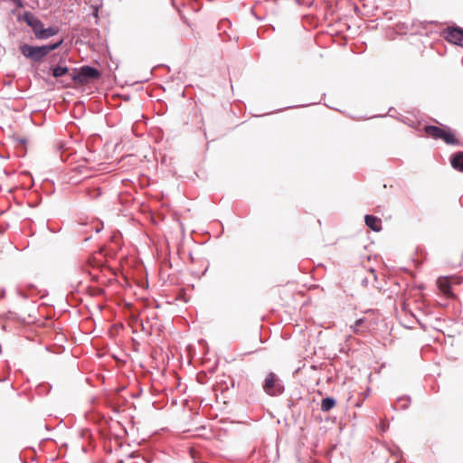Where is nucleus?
<instances>
[{
  "label": "nucleus",
  "instance_id": "ddd939ff",
  "mask_svg": "<svg viewBox=\"0 0 463 463\" xmlns=\"http://www.w3.org/2000/svg\"><path fill=\"white\" fill-rule=\"evenodd\" d=\"M86 194L90 198L96 199L101 195V190L99 187L89 188L86 190Z\"/></svg>",
  "mask_w": 463,
  "mask_h": 463
},
{
  "label": "nucleus",
  "instance_id": "7ed1b4c3",
  "mask_svg": "<svg viewBox=\"0 0 463 463\" xmlns=\"http://www.w3.org/2000/svg\"><path fill=\"white\" fill-rule=\"evenodd\" d=\"M101 72L90 65H83L80 69L75 68L71 74V80L78 84H84L91 80L99 79Z\"/></svg>",
  "mask_w": 463,
  "mask_h": 463
},
{
  "label": "nucleus",
  "instance_id": "f8f14e48",
  "mask_svg": "<svg viewBox=\"0 0 463 463\" xmlns=\"http://www.w3.org/2000/svg\"><path fill=\"white\" fill-rule=\"evenodd\" d=\"M62 43H63V39H61L60 41H58L56 43L42 45V48L44 49L43 52H44L45 56H47L50 52L54 51V50L58 49L59 47H61V45Z\"/></svg>",
  "mask_w": 463,
  "mask_h": 463
},
{
  "label": "nucleus",
  "instance_id": "f3484780",
  "mask_svg": "<svg viewBox=\"0 0 463 463\" xmlns=\"http://www.w3.org/2000/svg\"><path fill=\"white\" fill-rule=\"evenodd\" d=\"M14 3L17 7L21 8L24 5L23 0H10Z\"/></svg>",
  "mask_w": 463,
  "mask_h": 463
},
{
  "label": "nucleus",
  "instance_id": "6ab92c4d",
  "mask_svg": "<svg viewBox=\"0 0 463 463\" xmlns=\"http://www.w3.org/2000/svg\"><path fill=\"white\" fill-rule=\"evenodd\" d=\"M5 289L2 290L1 294H0V298H4L5 297Z\"/></svg>",
  "mask_w": 463,
  "mask_h": 463
},
{
  "label": "nucleus",
  "instance_id": "dca6fc26",
  "mask_svg": "<svg viewBox=\"0 0 463 463\" xmlns=\"http://www.w3.org/2000/svg\"><path fill=\"white\" fill-rule=\"evenodd\" d=\"M17 294H18L21 298H29V296H28L27 294H25V293L23 291V289H22V288H17Z\"/></svg>",
  "mask_w": 463,
  "mask_h": 463
},
{
  "label": "nucleus",
  "instance_id": "aec40b11",
  "mask_svg": "<svg viewBox=\"0 0 463 463\" xmlns=\"http://www.w3.org/2000/svg\"><path fill=\"white\" fill-rule=\"evenodd\" d=\"M266 2H269V3H274L276 4L278 2V0H265Z\"/></svg>",
  "mask_w": 463,
  "mask_h": 463
},
{
  "label": "nucleus",
  "instance_id": "423d86ee",
  "mask_svg": "<svg viewBox=\"0 0 463 463\" xmlns=\"http://www.w3.org/2000/svg\"><path fill=\"white\" fill-rule=\"evenodd\" d=\"M19 20L24 21L34 33L35 37L38 36V31L42 30L43 23L33 13L26 11L23 15L19 16Z\"/></svg>",
  "mask_w": 463,
  "mask_h": 463
},
{
  "label": "nucleus",
  "instance_id": "f257e3e1",
  "mask_svg": "<svg viewBox=\"0 0 463 463\" xmlns=\"http://www.w3.org/2000/svg\"><path fill=\"white\" fill-rule=\"evenodd\" d=\"M425 133L434 139H441L447 145H459L458 139L449 127L439 128L434 125H427L424 127Z\"/></svg>",
  "mask_w": 463,
  "mask_h": 463
},
{
  "label": "nucleus",
  "instance_id": "a211bd4d",
  "mask_svg": "<svg viewBox=\"0 0 463 463\" xmlns=\"http://www.w3.org/2000/svg\"><path fill=\"white\" fill-rule=\"evenodd\" d=\"M102 228H103V224H101L99 227H96L95 232H99L102 230Z\"/></svg>",
  "mask_w": 463,
  "mask_h": 463
},
{
  "label": "nucleus",
  "instance_id": "9b49d317",
  "mask_svg": "<svg viewBox=\"0 0 463 463\" xmlns=\"http://www.w3.org/2000/svg\"><path fill=\"white\" fill-rule=\"evenodd\" d=\"M52 75L58 79L69 73L70 70L67 66L57 65L51 68Z\"/></svg>",
  "mask_w": 463,
  "mask_h": 463
},
{
  "label": "nucleus",
  "instance_id": "1a4fd4ad",
  "mask_svg": "<svg viewBox=\"0 0 463 463\" xmlns=\"http://www.w3.org/2000/svg\"><path fill=\"white\" fill-rule=\"evenodd\" d=\"M59 32L57 27L54 26H49L47 28H44V25L43 26L42 30L38 31V36L36 37L39 40H46L55 34H57Z\"/></svg>",
  "mask_w": 463,
  "mask_h": 463
},
{
  "label": "nucleus",
  "instance_id": "39448f33",
  "mask_svg": "<svg viewBox=\"0 0 463 463\" xmlns=\"http://www.w3.org/2000/svg\"><path fill=\"white\" fill-rule=\"evenodd\" d=\"M444 38L456 45L463 47V29L460 27H448L443 31Z\"/></svg>",
  "mask_w": 463,
  "mask_h": 463
},
{
  "label": "nucleus",
  "instance_id": "6e6552de",
  "mask_svg": "<svg viewBox=\"0 0 463 463\" xmlns=\"http://www.w3.org/2000/svg\"><path fill=\"white\" fill-rule=\"evenodd\" d=\"M451 166L459 172H463V151H458L450 156Z\"/></svg>",
  "mask_w": 463,
  "mask_h": 463
},
{
  "label": "nucleus",
  "instance_id": "4468645a",
  "mask_svg": "<svg viewBox=\"0 0 463 463\" xmlns=\"http://www.w3.org/2000/svg\"><path fill=\"white\" fill-rule=\"evenodd\" d=\"M398 402H405L404 403L402 404V409L405 410L408 408L409 404L411 403V398H410V396L400 397V398H398Z\"/></svg>",
  "mask_w": 463,
  "mask_h": 463
},
{
  "label": "nucleus",
  "instance_id": "2eb2a0df",
  "mask_svg": "<svg viewBox=\"0 0 463 463\" xmlns=\"http://www.w3.org/2000/svg\"><path fill=\"white\" fill-rule=\"evenodd\" d=\"M365 322V318L364 317H362V318H359V319H356L355 322H354V325L352 326V328L354 329V332H357L358 331V328Z\"/></svg>",
  "mask_w": 463,
  "mask_h": 463
},
{
  "label": "nucleus",
  "instance_id": "9d476101",
  "mask_svg": "<svg viewBox=\"0 0 463 463\" xmlns=\"http://www.w3.org/2000/svg\"><path fill=\"white\" fill-rule=\"evenodd\" d=\"M336 405V400L334 397L327 396L321 401L320 410L323 412H328Z\"/></svg>",
  "mask_w": 463,
  "mask_h": 463
},
{
  "label": "nucleus",
  "instance_id": "412c9836",
  "mask_svg": "<svg viewBox=\"0 0 463 463\" xmlns=\"http://www.w3.org/2000/svg\"><path fill=\"white\" fill-rule=\"evenodd\" d=\"M296 106H288L287 107V109H291V108H295Z\"/></svg>",
  "mask_w": 463,
  "mask_h": 463
},
{
  "label": "nucleus",
  "instance_id": "f03ea898",
  "mask_svg": "<svg viewBox=\"0 0 463 463\" xmlns=\"http://www.w3.org/2000/svg\"><path fill=\"white\" fill-rule=\"evenodd\" d=\"M262 389L269 396L276 397L281 395L285 391L282 380L273 372L267 373Z\"/></svg>",
  "mask_w": 463,
  "mask_h": 463
},
{
  "label": "nucleus",
  "instance_id": "0eeeda50",
  "mask_svg": "<svg viewBox=\"0 0 463 463\" xmlns=\"http://www.w3.org/2000/svg\"><path fill=\"white\" fill-rule=\"evenodd\" d=\"M365 225L373 232H380L382 230L381 219L374 215L366 214L364 216Z\"/></svg>",
  "mask_w": 463,
  "mask_h": 463
},
{
  "label": "nucleus",
  "instance_id": "20e7f679",
  "mask_svg": "<svg viewBox=\"0 0 463 463\" xmlns=\"http://www.w3.org/2000/svg\"><path fill=\"white\" fill-rule=\"evenodd\" d=\"M21 53L33 62H40L45 56L42 46L30 45L23 43L20 45Z\"/></svg>",
  "mask_w": 463,
  "mask_h": 463
}]
</instances>
